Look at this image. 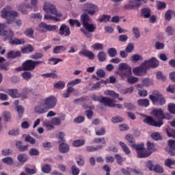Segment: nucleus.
<instances>
[{
  "mask_svg": "<svg viewBox=\"0 0 175 175\" xmlns=\"http://www.w3.org/2000/svg\"><path fill=\"white\" fill-rule=\"evenodd\" d=\"M39 154H40V152H39V150L35 148H31L29 151V155L31 157H36L39 155Z\"/></svg>",
  "mask_w": 175,
  "mask_h": 175,
  "instance_id": "nucleus-49",
  "label": "nucleus"
},
{
  "mask_svg": "<svg viewBox=\"0 0 175 175\" xmlns=\"http://www.w3.org/2000/svg\"><path fill=\"white\" fill-rule=\"evenodd\" d=\"M131 61L133 64H136L139 61H143V57L139 54H135L131 57Z\"/></svg>",
  "mask_w": 175,
  "mask_h": 175,
  "instance_id": "nucleus-36",
  "label": "nucleus"
},
{
  "mask_svg": "<svg viewBox=\"0 0 175 175\" xmlns=\"http://www.w3.org/2000/svg\"><path fill=\"white\" fill-rule=\"evenodd\" d=\"M83 27L89 32H95V29H96V27L94 26V24L90 23H86V25H83Z\"/></svg>",
  "mask_w": 175,
  "mask_h": 175,
  "instance_id": "nucleus-38",
  "label": "nucleus"
},
{
  "mask_svg": "<svg viewBox=\"0 0 175 175\" xmlns=\"http://www.w3.org/2000/svg\"><path fill=\"white\" fill-rule=\"evenodd\" d=\"M82 9L85 13H87L90 16H94L95 13L99 12V8L98 5L92 4V3H85L83 5Z\"/></svg>",
  "mask_w": 175,
  "mask_h": 175,
  "instance_id": "nucleus-7",
  "label": "nucleus"
},
{
  "mask_svg": "<svg viewBox=\"0 0 175 175\" xmlns=\"http://www.w3.org/2000/svg\"><path fill=\"white\" fill-rule=\"evenodd\" d=\"M79 55H84V57H88V59H94L95 58V54L91 51H84L79 53Z\"/></svg>",
  "mask_w": 175,
  "mask_h": 175,
  "instance_id": "nucleus-23",
  "label": "nucleus"
},
{
  "mask_svg": "<svg viewBox=\"0 0 175 175\" xmlns=\"http://www.w3.org/2000/svg\"><path fill=\"white\" fill-rule=\"evenodd\" d=\"M85 144V142L83 139H77L72 142L73 147H81V146H84Z\"/></svg>",
  "mask_w": 175,
  "mask_h": 175,
  "instance_id": "nucleus-47",
  "label": "nucleus"
},
{
  "mask_svg": "<svg viewBox=\"0 0 175 175\" xmlns=\"http://www.w3.org/2000/svg\"><path fill=\"white\" fill-rule=\"evenodd\" d=\"M21 52L20 51H10L7 54V57L11 59H14V58H17V57H21Z\"/></svg>",
  "mask_w": 175,
  "mask_h": 175,
  "instance_id": "nucleus-24",
  "label": "nucleus"
},
{
  "mask_svg": "<svg viewBox=\"0 0 175 175\" xmlns=\"http://www.w3.org/2000/svg\"><path fill=\"white\" fill-rule=\"evenodd\" d=\"M65 133L64 132L60 131L57 134V139L58 143L59 144V151L62 152V154H66V152H68L69 151V145L66 143H65Z\"/></svg>",
  "mask_w": 175,
  "mask_h": 175,
  "instance_id": "nucleus-6",
  "label": "nucleus"
},
{
  "mask_svg": "<svg viewBox=\"0 0 175 175\" xmlns=\"http://www.w3.org/2000/svg\"><path fill=\"white\" fill-rule=\"evenodd\" d=\"M2 162L3 163H6V165H12L13 163V158L10 157H8L2 159Z\"/></svg>",
  "mask_w": 175,
  "mask_h": 175,
  "instance_id": "nucleus-61",
  "label": "nucleus"
},
{
  "mask_svg": "<svg viewBox=\"0 0 175 175\" xmlns=\"http://www.w3.org/2000/svg\"><path fill=\"white\" fill-rule=\"evenodd\" d=\"M59 35L61 36H70V28L66 24H62L59 29Z\"/></svg>",
  "mask_w": 175,
  "mask_h": 175,
  "instance_id": "nucleus-17",
  "label": "nucleus"
},
{
  "mask_svg": "<svg viewBox=\"0 0 175 175\" xmlns=\"http://www.w3.org/2000/svg\"><path fill=\"white\" fill-rule=\"evenodd\" d=\"M142 3L134 1L133 0H130L127 4H125L123 7L124 10H135L138 8H140Z\"/></svg>",
  "mask_w": 175,
  "mask_h": 175,
  "instance_id": "nucleus-16",
  "label": "nucleus"
},
{
  "mask_svg": "<svg viewBox=\"0 0 175 175\" xmlns=\"http://www.w3.org/2000/svg\"><path fill=\"white\" fill-rule=\"evenodd\" d=\"M119 144L126 155H129V154H131V150H129V148H128L125 143H124L123 142H120Z\"/></svg>",
  "mask_w": 175,
  "mask_h": 175,
  "instance_id": "nucleus-37",
  "label": "nucleus"
},
{
  "mask_svg": "<svg viewBox=\"0 0 175 175\" xmlns=\"http://www.w3.org/2000/svg\"><path fill=\"white\" fill-rule=\"evenodd\" d=\"M131 147L133 148L134 150H136L137 154L139 151H141L144 148V144H131Z\"/></svg>",
  "mask_w": 175,
  "mask_h": 175,
  "instance_id": "nucleus-43",
  "label": "nucleus"
},
{
  "mask_svg": "<svg viewBox=\"0 0 175 175\" xmlns=\"http://www.w3.org/2000/svg\"><path fill=\"white\" fill-rule=\"evenodd\" d=\"M143 65L146 66V69H149V68H158L159 65V62L157 58L152 57L151 59L148 60H145L143 62Z\"/></svg>",
  "mask_w": 175,
  "mask_h": 175,
  "instance_id": "nucleus-13",
  "label": "nucleus"
},
{
  "mask_svg": "<svg viewBox=\"0 0 175 175\" xmlns=\"http://www.w3.org/2000/svg\"><path fill=\"white\" fill-rule=\"evenodd\" d=\"M75 91V88H67V90L65 92L63 93L64 98H69L70 96V94Z\"/></svg>",
  "mask_w": 175,
  "mask_h": 175,
  "instance_id": "nucleus-50",
  "label": "nucleus"
},
{
  "mask_svg": "<svg viewBox=\"0 0 175 175\" xmlns=\"http://www.w3.org/2000/svg\"><path fill=\"white\" fill-rule=\"evenodd\" d=\"M164 165L170 169H173L172 166H175V160H172V159H166L164 162Z\"/></svg>",
  "mask_w": 175,
  "mask_h": 175,
  "instance_id": "nucleus-33",
  "label": "nucleus"
},
{
  "mask_svg": "<svg viewBox=\"0 0 175 175\" xmlns=\"http://www.w3.org/2000/svg\"><path fill=\"white\" fill-rule=\"evenodd\" d=\"M1 17L7 20L8 24H12L14 18L18 16V13L16 11H12V6H5L1 12Z\"/></svg>",
  "mask_w": 175,
  "mask_h": 175,
  "instance_id": "nucleus-4",
  "label": "nucleus"
},
{
  "mask_svg": "<svg viewBox=\"0 0 175 175\" xmlns=\"http://www.w3.org/2000/svg\"><path fill=\"white\" fill-rule=\"evenodd\" d=\"M119 70H121L120 76L122 77H128L129 84H136L139 81V78L132 76V68L126 63H122L119 65Z\"/></svg>",
  "mask_w": 175,
  "mask_h": 175,
  "instance_id": "nucleus-3",
  "label": "nucleus"
},
{
  "mask_svg": "<svg viewBox=\"0 0 175 175\" xmlns=\"http://www.w3.org/2000/svg\"><path fill=\"white\" fill-rule=\"evenodd\" d=\"M90 16L88 15V13L83 12L81 15V21L83 25H85L86 24H88L90 23Z\"/></svg>",
  "mask_w": 175,
  "mask_h": 175,
  "instance_id": "nucleus-26",
  "label": "nucleus"
},
{
  "mask_svg": "<svg viewBox=\"0 0 175 175\" xmlns=\"http://www.w3.org/2000/svg\"><path fill=\"white\" fill-rule=\"evenodd\" d=\"M137 104L139 105V106L148 107L150 106V100L147 98L139 99L137 100Z\"/></svg>",
  "mask_w": 175,
  "mask_h": 175,
  "instance_id": "nucleus-31",
  "label": "nucleus"
},
{
  "mask_svg": "<svg viewBox=\"0 0 175 175\" xmlns=\"http://www.w3.org/2000/svg\"><path fill=\"white\" fill-rule=\"evenodd\" d=\"M111 16L110 15L103 14L98 18V21L99 23H107V21H110Z\"/></svg>",
  "mask_w": 175,
  "mask_h": 175,
  "instance_id": "nucleus-46",
  "label": "nucleus"
},
{
  "mask_svg": "<svg viewBox=\"0 0 175 175\" xmlns=\"http://www.w3.org/2000/svg\"><path fill=\"white\" fill-rule=\"evenodd\" d=\"M165 32L168 36H173L175 33V29L172 26H167L165 29Z\"/></svg>",
  "mask_w": 175,
  "mask_h": 175,
  "instance_id": "nucleus-48",
  "label": "nucleus"
},
{
  "mask_svg": "<svg viewBox=\"0 0 175 175\" xmlns=\"http://www.w3.org/2000/svg\"><path fill=\"white\" fill-rule=\"evenodd\" d=\"M92 47L94 50H103V44H100V43H95L94 44L92 45Z\"/></svg>",
  "mask_w": 175,
  "mask_h": 175,
  "instance_id": "nucleus-60",
  "label": "nucleus"
},
{
  "mask_svg": "<svg viewBox=\"0 0 175 175\" xmlns=\"http://www.w3.org/2000/svg\"><path fill=\"white\" fill-rule=\"evenodd\" d=\"M97 57L100 62H105V61H106V53L103 51L98 52Z\"/></svg>",
  "mask_w": 175,
  "mask_h": 175,
  "instance_id": "nucleus-45",
  "label": "nucleus"
},
{
  "mask_svg": "<svg viewBox=\"0 0 175 175\" xmlns=\"http://www.w3.org/2000/svg\"><path fill=\"white\" fill-rule=\"evenodd\" d=\"M108 54L111 58L116 57L117 55V49L116 48H109L108 49Z\"/></svg>",
  "mask_w": 175,
  "mask_h": 175,
  "instance_id": "nucleus-54",
  "label": "nucleus"
},
{
  "mask_svg": "<svg viewBox=\"0 0 175 175\" xmlns=\"http://www.w3.org/2000/svg\"><path fill=\"white\" fill-rule=\"evenodd\" d=\"M38 27L41 32H47V31H57V29L58 28L57 25H47L44 22H41L38 25Z\"/></svg>",
  "mask_w": 175,
  "mask_h": 175,
  "instance_id": "nucleus-12",
  "label": "nucleus"
},
{
  "mask_svg": "<svg viewBox=\"0 0 175 175\" xmlns=\"http://www.w3.org/2000/svg\"><path fill=\"white\" fill-rule=\"evenodd\" d=\"M114 158L116 160L118 165L122 166V162H124V159H122V157L118 154H115Z\"/></svg>",
  "mask_w": 175,
  "mask_h": 175,
  "instance_id": "nucleus-57",
  "label": "nucleus"
},
{
  "mask_svg": "<svg viewBox=\"0 0 175 175\" xmlns=\"http://www.w3.org/2000/svg\"><path fill=\"white\" fill-rule=\"evenodd\" d=\"M144 117H146V118L144 119V122L145 124H147L148 125H150V126L161 128V126L163 125V121H162V120L157 122L154 119H152V117L151 116H144Z\"/></svg>",
  "mask_w": 175,
  "mask_h": 175,
  "instance_id": "nucleus-11",
  "label": "nucleus"
},
{
  "mask_svg": "<svg viewBox=\"0 0 175 175\" xmlns=\"http://www.w3.org/2000/svg\"><path fill=\"white\" fill-rule=\"evenodd\" d=\"M41 170H42V173L49 174V173H50L51 172V165H49V164H45L42 167Z\"/></svg>",
  "mask_w": 175,
  "mask_h": 175,
  "instance_id": "nucleus-41",
  "label": "nucleus"
},
{
  "mask_svg": "<svg viewBox=\"0 0 175 175\" xmlns=\"http://www.w3.org/2000/svg\"><path fill=\"white\" fill-rule=\"evenodd\" d=\"M54 88L56 90H64L65 88V82L59 81L53 85Z\"/></svg>",
  "mask_w": 175,
  "mask_h": 175,
  "instance_id": "nucleus-40",
  "label": "nucleus"
},
{
  "mask_svg": "<svg viewBox=\"0 0 175 175\" xmlns=\"http://www.w3.org/2000/svg\"><path fill=\"white\" fill-rule=\"evenodd\" d=\"M68 23L71 27H75V25H76V27H77L78 28H80V27H81V23L77 19L70 18L69 19Z\"/></svg>",
  "mask_w": 175,
  "mask_h": 175,
  "instance_id": "nucleus-32",
  "label": "nucleus"
},
{
  "mask_svg": "<svg viewBox=\"0 0 175 175\" xmlns=\"http://www.w3.org/2000/svg\"><path fill=\"white\" fill-rule=\"evenodd\" d=\"M16 147L18 151L21 152H24L25 151H28V145H23V142L17 141L16 142Z\"/></svg>",
  "mask_w": 175,
  "mask_h": 175,
  "instance_id": "nucleus-20",
  "label": "nucleus"
},
{
  "mask_svg": "<svg viewBox=\"0 0 175 175\" xmlns=\"http://www.w3.org/2000/svg\"><path fill=\"white\" fill-rule=\"evenodd\" d=\"M121 172L123 173L124 175L139 174V173H140V171L137 170H133L129 167H127L126 169L122 168L121 170Z\"/></svg>",
  "mask_w": 175,
  "mask_h": 175,
  "instance_id": "nucleus-19",
  "label": "nucleus"
},
{
  "mask_svg": "<svg viewBox=\"0 0 175 175\" xmlns=\"http://www.w3.org/2000/svg\"><path fill=\"white\" fill-rule=\"evenodd\" d=\"M43 10L46 13L44 18V20H53V21H59L57 17H62V14L58 13L55 5L50 3H45L44 4Z\"/></svg>",
  "mask_w": 175,
  "mask_h": 175,
  "instance_id": "nucleus-2",
  "label": "nucleus"
},
{
  "mask_svg": "<svg viewBox=\"0 0 175 175\" xmlns=\"http://www.w3.org/2000/svg\"><path fill=\"white\" fill-rule=\"evenodd\" d=\"M105 95H109V96H111L112 98H118L120 96V95L117 93H116V92L113 91V90H107V92H105Z\"/></svg>",
  "mask_w": 175,
  "mask_h": 175,
  "instance_id": "nucleus-52",
  "label": "nucleus"
},
{
  "mask_svg": "<svg viewBox=\"0 0 175 175\" xmlns=\"http://www.w3.org/2000/svg\"><path fill=\"white\" fill-rule=\"evenodd\" d=\"M16 110H17L19 118H21L23 117V114H24V107H23V105H18L16 107Z\"/></svg>",
  "mask_w": 175,
  "mask_h": 175,
  "instance_id": "nucleus-56",
  "label": "nucleus"
},
{
  "mask_svg": "<svg viewBox=\"0 0 175 175\" xmlns=\"http://www.w3.org/2000/svg\"><path fill=\"white\" fill-rule=\"evenodd\" d=\"M42 77H46V79L51 78V79H57L58 75L54 72L51 73H45L42 75Z\"/></svg>",
  "mask_w": 175,
  "mask_h": 175,
  "instance_id": "nucleus-51",
  "label": "nucleus"
},
{
  "mask_svg": "<svg viewBox=\"0 0 175 175\" xmlns=\"http://www.w3.org/2000/svg\"><path fill=\"white\" fill-rule=\"evenodd\" d=\"M151 155V152H148L146 148L139 150L137 153V158H148Z\"/></svg>",
  "mask_w": 175,
  "mask_h": 175,
  "instance_id": "nucleus-21",
  "label": "nucleus"
},
{
  "mask_svg": "<svg viewBox=\"0 0 175 175\" xmlns=\"http://www.w3.org/2000/svg\"><path fill=\"white\" fill-rule=\"evenodd\" d=\"M133 73H134L135 76H139V77L144 76L145 75L147 74V68H146L145 65H143V63H142L141 66L133 68Z\"/></svg>",
  "mask_w": 175,
  "mask_h": 175,
  "instance_id": "nucleus-14",
  "label": "nucleus"
},
{
  "mask_svg": "<svg viewBox=\"0 0 175 175\" xmlns=\"http://www.w3.org/2000/svg\"><path fill=\"white\" fill-rule=\"evenodd\" d=\"M174 14V12L172 10H168L165 14V20L167 21H170L172 20V15Z\"/></svg>",
  "mask_w": 175,
  "mask_h": 175,
  "instance_id": "nucleus-44",
  "label": "nucleus"
},
{
  "mask_svg": "<svg viewBox=\"0 0 175 175\" xmlns=\"http://www.w3.org/2000/svg\"><path fill=\"white\" fill-rule=\"evenodd\" d=\"M71 172L72 175H79L80 174V170L76 167V165H72L71 167Z\"/></svg>",
  "mask_w": 175,
  "mask_h": 175,
  "instance_id": "nucleus-64",
  "label": "nucleus"
},
{
  "mask_svg": "<svg viewBox=\"0 0 175 175\" xmlns=\"http://www.w3.org/2000/svg\"><path fill=\"white\" fill-rule=\"evenodd\" d=\"M8 94L11 98H12V99H16V98H20L21 96L17 89H9L8 90Z\"/></svg>",
  "mask_w": 175,
  "mask_h": 175,
  "instance_id": "nucleus-22",
  "label": "nucleus"
},
{
  "mask_svg": "<svg viewBox=\"0 0 175 175\" xmlns=\"http://www.w3.org/2000/svg\"><path fill=\"white\" fill-rule=\"evenodd\" d=\"M40 64H46L43 61H33L32 59H29L23 64V70H34L35 68L40 65Z\"/></svg>",
  "mask_w": 175,
  "mask_h": 175,
  "instance_id": "nucleus-8",
  "label": "nucleus"
},
{
  "mask_svg": "<svg viewBox=\"0 0 175 175\" xmlns=\"http://www.w3.org/2000/svg\"><path fill=\"white\" fill-rule=\"evenodd\" d=\"M80 83H81V79H76L67 84V88H73L75 85H77V84H80Z\"/></svg>",
  "mask_w": 175,
  "mask_h": 175,
  "instance_id": "nucleus-35",
  "label": "nucleus"
},
{
  "mask_svg": "<svg viewBox=\"0 0 175 175\" xmlns=\"http://www.w3.org/2000/svg\"><path fill=\"white\" fill-rule=\"evenodd\" d=\"M28 9H29V5L27 4H21L18 6V10H20L22 14H28V13L29 12Z\"/></svg>",
  "mask_w": 175,
  "mask_h": 175,
  "instance_id": "nucleus-29",
  "label": "nucleus"
},
{
  "mask_svg": "<svg viewBox=\"0 0 175 175\" xmlns=\"http://www.w3.org/2000/svg\"><path fill=\"white\" fill-rule=\"evenodd\" d=\"M100 148H103V145H97L96 147H94V146H86V151L87 152H95V151H98Z\"/></svg>",
  "mask_w": 175,
  "mask_h": 175,
  "instance_id": "nucleus-27",
  "label": "nucleus"
},
{
  "mask_svg": "<svg viewBox=\"0 0 175 175\" xmlns=\"http://www.w3.org/2000/svg\"><path fill=\"white\" fill-rule=\"evenodd\" d=\"M92 99L94 100V102H99L100 103H103L104 106H113V101L111 100V98L109 97L96 96L94 94L92 96Z\"/></svg>",
  "mask_w": 175,
  "mask_h": 175,
  "instance_id": "nucleus-10",
  "label": "nucleus"
},
{
  "mask_svg": "<svg viewBox=\"0 0 175 175\" xmlns=\"http://www.w3.org/2000/svg\"><path fill=\"white\" fill-rule=\"evenodd\" d=\"M141 14L144 18H150L151 17V10L150 8H143L141 10Z\"/></svg>",
  "mask_w": 175,
  "mask_h": 175,
  "instance_id": "nucleus-30",
  "label": "nucleus"
},
{
  "mask_svg": "<svg viewBox=\"0 0 175 175\" xmlns=\"http://www.w3.org/2000/svg\"><path fill=\"white\" fill-rule=\"evenodd\" d=\"M167 145L169 146L168 154L171 155V157H174L175 155V140L170 139L167 142Z\"/></svg>",
  "mask_w": 175,
  "mask_h": 175,
  "instance_id": "nucleus-18",
  "label": "nucleus"
},
{
  "mask_svg": "<svg viewBox=\"0 0 175 175\" xmlns=\"http://www.w3.org/2000/svg\"><path fill=\"white\" fill-rule=\"evenodd\" d=\"M17 159L21 163H25V161L28 160V158L27 157L26 154L23 153L18 155Z\"/></svg>",
  "mask_w": 175,
  "mask_h": 175,
  "instance_id": "nucleus-39",
  "label": "nucleus"
},
{
  "mask_svg": "<svg viewBox=\"0 0 175 175\" xmlns=\"http://www.w3.org/2000/svg\"><path fill=\"white\" fill-rule=\"evenodd\" d=\"M94 143H95L96 144H99L100 143L101 144H106V139H105V137L94 138Z\"/></svg>",
  "mask_w": 175,
  "mask_h": 175,
  "instance_id": "nucleus-59",
  "label": "nucleus"
},
{
  "mask_svg": "<svg viewBox=\"0 0 175 175\" xmlns=\"http://www.w3.org/2000/svg\"><path fill=\"white\" fill-rule=\"evenodd\" d=\"M55 106H57V98L51 96L41 100L40 104L35 107L34 110L38 114H44L49 110L54 109Z\"/></svg>",
  "mask_w": 175,
  "mask_h": 175,
  "instance_id": "nucleus-1",
  "label": "nucleus"
},
{
  "mask_svg": "<svg viewBox=\"0 0 175 175\" xmlns=\"http://www.w3.org/2000/svg\"><path fill=\"white\" fill-rule=\"evenodd\" d=\"M144 87H150L152 84V81L149 78H145L142 81Z\"/></svg>",
  "mask_w": 175,
  "mask_h": 175,
  "instance_id": "nucleus-53",
  "label": "nucleus"
},
{
  "mask_svg": "<svg viewBox=\"0 0 175 175\" xmlns=\"http://www.w3.org/2000/svg\"><path fill=\"white\" fill-rule=\"evenodd\" d=\"M5 28H6L5 24L0 23V36H5V38H8V36L10 33V30H5Z\"/></svg>",
  "mask_w": 175,
  "mask_h": 175,
  "instance_id": "nucleus-25",
  "label": "nucleus"
},
{
  "mask_svg": "<svg viewBox=\"0 0 175 175\" xmlns=\"http://www.w3.org/2000/svg\"><path fill=\"white\" fill-rule=\"evenodd\" d=\"M35 31H33V29H27V30L25 31V35L27 36V38H33V33Z\"/></svg>",
  "mask_w": 175,
  "mask_h": 175,
  "instance_id": "nucleus-63",
  "label": "nucleus"
},
{
  "mask_svg": "<svg viewBox=\"0 0 175 175\" xmlns=\"http://www.w3.org/2000/svg\"><path fill=\"white\" fill-rule=\"evenodd\" d=\"M149 99L155 106H163L166 103V98L159 91L154 90L149 96Z\"/></svg>",
  "mask_w": 175,
  "mask_h": 175,
  "instance_id": "nucleus-5",
  "label": "nucleus"
},
{
  "mask_svg": "<svg viewBox=\"0 0 175 175\" xmlns=\"http://www.w3.org/2000/svg\"><path fill=\"white\" fill-rule=\"evenodd\" d=\"M30 58H31V59H40L41 58H43V53H35L30 56Z\"/></svg>",
  "mask_w": 175,
  "mask_h": 175,
  "instance_id": "nucleus-55",
  "label": "nucleus"
},
{
  "mask_svg": "<svg viewBox=\"0 0 175 175\" xmlns=\"http://www.w3.org/2000/svg\"><path fill=\"white\" fill-rule=\"evenodd\" d=\"M167 109L171 114H175V104L170 103L167 105Z\"/></svg>",
  "mask_w": 175,
  "mask_h": 175,
  "instance_id": "nucleus-58",
  "label": "nucleus"
},
{
  "mask_svg": "<svg viewBox=\"0 0 175 175\" xmlns=\"http://www.w3.org/2000/svg\"><path fill=\"white\" fill-rule=\"evenodd\" d=\"M21 51L23 54H27V53H32V51H33V46H32L31 44H29L27 46L21 48Z\"/></svg>",
  "mask_w": 175,
  "mask_h": 175,
  "instance_id": "nucleus-42",
  "label": "nucleus"
},
{
  "mask_svg": "<svg viewBox=\"0 0 175 175\" xmlns=\"http://www.w3.org/2000/svg\"><path fill=\"white\" fill-rule=\"evenodd\" d=\"M29 92H32V89L24 88L22 90V92L19 94L21 95L22 99L24 100V99H27V98H28V94H29Z\"/></svg>",
  "mask_w": 175,
  "mask_h": 175,
  "instance_id": "nucleus-28",
  "label": "nucleus"
},
{
  "mask_svg": "<svg viewBox=\"0 0 175 175\" xmlns=\"http://www.w3.org/2000/svg\"><path fill=\"white\" fill-rule=\"evenodd\" d=\"M152 114L154 116L157 118H160V120H163V119H167V120H170V115L169 113L165 115L163 113V111L162 109H154L152 111Z\"/></svg>",
  "mask_w": 175,
  "mask_h": 175,
  "instance_id": "nucleus-15",
  "label": "nucleus"
},
{
  "mask_svg": "<svg viewBox=\"0 0 175 175\" xmlns=\"http://www.w3.org/2000/svg\"><path fill=\"white\" fill-rule=\"evenodd\" d=\"M157 10H163L166 9V3L165 2L159 1L157 5Z\"/></svg>",
  "mask_w": 175,
  "mask_h": 175,
  "instance_id": "nucleus-62",
  "label": "nucleus"
},
{
  "mask_svg": "<svg viewBox=\"0 0 175 175\" xmlns=\"http://www.w3.org/2000/svg\"><path fill=\"white\" fill-rule=\"evenodd\" d=\"M66 51V47H65V46L64 45L56 46L53 49V54H59L61 51Z\"/></svg>",
  "mask_w": 175,
  "mask_h": 175,
  "instance_id": "nucleus-34",
  "label": "nucleus"
},
{
  "mask_svg": "<svg viewBox=\"0 0 175 175\" xmlns=\"http://www.w3.org/2000/svg\"><path fill=\"white\" fill-rule=\"evenodd\" d=\"M14 36V33L12 31L10 30L9 35L7 37H5L4 40H10V44H12L14 46L18 45V44H25V40L24 38L18 39V38H14L13 37Z\"/></svg>",
  "mask_w": 175,
  "mask_h": 175,
  "instance_id": "nucleus-9",
  "label": "nucleus"
}]
</instances>
